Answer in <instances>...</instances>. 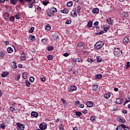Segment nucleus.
I'll return each instance as SVG.
<instances>
[{"instance_id":"20","label":"nucleus","mask_w":130,"mask_h":130,"mask_svg":"<svg viewBox=\"0 0 130 130\" xmlns=\"http://www.w3.org/2000/svg\"><path fill=\"white\" fill-rule=\"evenodd\" d=\"M110 96H111V94L108 92L107 93L105 94L104 97L105 99H108L110 98Z\"/></svg>"},{"instance_id":"39","label":"nucleus","mask_w":130,"mask_h":130,"mask_svg":"<svg viewBox=\"0 0 130 130\" xmlns=\"http://www.w3.org/2000/svg\"><path fill=\"white\" fill-rule=\"evenodd\" d=\"M6 53L4 52V51H0V57H4L5 56Z\"/></svg>"},{"instance_id":"33","label":"nucleus","mask_w":130,"mask_h":130,"mask_svg":"<svg viewBox=\"0 0 130 130\" xmlns=\"http://www.w3.org/2000/svg\"><path fill=\"white\" fill-rule=\"evenodd\" d=\"M15 17L16 20H19L20 18H21V14L18 13L16 14V15H15Z\"/></svg>"},{"instance_id":"58","label":"nucleus","mask_w":130,"mask_h":130,"mask_svg":"<svg viewBox=\"0 0 130 130\" xmlns=\"http://www.w3.org/2000/svg\"><path fill=\"white\" fill-rule=\"evenodd\" d=\"M63 56H65V57H68V56H69V55H70V54L68 52L64 53L63 54Z\"/></svg>"},{"instance_id":"44","label":"nucleus","mask_w":130,"mask_h":130,"mask_svg":"<svg viewBox=\"0 0 130 130\" xmlns=\"http://www.w3.org/2000/svg\"><path fill=\"white\" fill-rule=\"evenodd\" d=\"M98 25H99V22H98V21H95V22L93 23V28H96V26H98Z\"/></svg>"},{"instance_id":"1","label":"nucleus","mask_w":130,"mask_h":130,"mask_svg":"<svg viewBox=\"0 0 130 130\" xmlns=\"http://www.w3.org/2000/svg\"><path fill=\"white\" fill-rule=\"evenodd\" d=\"M104 45V42L100 41L96 42L94 45V48L96 50H98L99 49H101L102 47H103V46Z\"/></svg>"},{"instance_id":"49","label":"nucleus","mask_w":130,"mask_h":130,"mask_svg":"<svg viewBox=\"0 0 130 130\" xmlns=\"http://www.w3.org/2000/svg\"><path fill=\"white\" fill-rule=\"evenodd\" d=\"M59 130H64V128H63V125L62 124H60L59 125Z\"/></svg>"},{"instance_id":"37","label":"nucleus","mask_w":130,"mask_h":130,"mask_svg":"<svg viewBox=\"0 0 130 130\" xmlns=\"http://www.w3.org/2000/svg\"><path fill=\"white\" fill-rule=\"evenodd\" d=\"M25 84H26V87H30V86H31V83H30V82L28 80H26Z\"/></svg>"},{"instance_id":"24","label":"nucleus","mask_w":130,"mask_h":130,"mask_svg":"<svg viewBox=\"0 0 130 130\" xmlns=\"http://www.w3.org/2000/svg\"><path fill=\"white\" fill-rule=\"evenodd\" d=\"M45 28L47 31H49L51 29V27H50L49 24H46Z\"/></svg>"},{"instance_id":"4","label":"nucleus","mask_w":130,"mask_h":130,"mask_svg":"<svg viewBox=\"0 0 130 130\" xmlns=\"http://www.w3.org/2000/svg\"><path fill=\"white\" fill-rule=\"evenodd\" d=\"M122 128H128V127H126L125 124H121L117 126L116 130H122Z\"/></svg>"},{"instance_id":"55","label":"nucleus","mask_w":130,"mask_h":130,"mask_svg":"<svg viewBox=\"0 0 130 130\" xmlns=\"http://www.w3.org/2000/svg\"><path fill=\"white\" fill-rule=\"evenodd\" d=\"M28 8H29V9H32V8H33V4L31 3V4H29L27 6Z\"/></svg>"},{"instance_id":"14","label":"nucleus","mask_w":130,"mask_h":130,"mask_svg":"<svg viewBox=\"0 0 130 130\" xmlns=\"http://www.w3.org/2000/svg\"><path fill=\"white\" fill-rule=\"evenodd\" d=\"M20 58L21 60H26V55H25V53L22 52L20 56Z\"/></svg>"},{"instance_id":"5","label":"nucleus","mask_w":130,"mask_h":130,"mask_svg":"<svg viewBox=\"0 0 130 130\" xmlns=\"http://www.w3.org/2000/svg\"><path fill=\"white\" fill-rule=\"evenodd\" d=\"M124 100L121 98H118L116 99V103L118 105H120L122 104L124 102Z\"/></svg>"},{"instance_id":"42","label":"nucleus","mask_w":130,"mask_h":130,"mask_svg":"<svg viewBox=\"0 0 130 130\" xmlns=\"http://www.w3.org/2000/svg\"><path fill=\"white\" fill-rule=\"evenodd\" d=\"M81 13V6H79L77 7V13L80 14Z\"/></svg>"},{"instance_id":"48","label":"nucleus","mask_w":130,"mask_h":130,"mask_svg":"<svg viewBox=\"0 0 130 130\" xmlns=\"http://www.w3.org/2000/svg\"><path fill=\"white\" fill-rule=\"evenodd\" d=\"M75 114L77 116H81L82 115V112L78 111L75 113Z\"/></svg>"},{"instance_id":"2","label":"nucleus","mask_w":130,"mask_h":130,"mask_svg":"<svg viewBox=\"0 0 130 130\" xmlns=\"http://www.w3.org/2000/svg\"><path fill=\"white\" fill-rule=\"evenodd\" d=\"M113 53L114 55L117 56L118 57H119L120 55H122V51H121L120 49L118 48H115L114 50Z\"/></svg>"},{"instance_id":"13","label":"nucleus","mask_w":130,"mask_h":130,"mask_svg":"<svg viewBox=\"0 0 130 130\" xmlns=\"http://www.w3.org/2000/svg\"><path fill=\"white\" fill-rule=\"evenodd\" d=\"M31 116H33L34 117H38V116L39 115V114H38V113H37V112H31Z\"/></svg>"},{"instance_id":"53","label":"nucleus","mask_w":130,"mask_h":130,"mask_svg":"<svg viewBox=\"0 0 130 130\" xmlns=\"http://www.w3.org/2000/svg\"><path fill=\"white\" fill-rule=\"evenodd\" d=\"M34 80H35V78H34L33 77H30L29 78V81L31 82V83H33V82H34Z\"/></svg>"},{"instance_id":"41","label":"nucleus","mask_w":130,"mask_h":130,"mask_svg":"<svg viewBox=\"0 0 130 130\" xmlns=\"http://www.w3.org/2000/svg\"><path fill=\"white\" fill-rule=\"evenodd\" d=\"M47 59H48V60H52V59H53V56H52V55H49L47 56Z\"/></svg>"},{"instance_id":"57","label":"nucleus","mask_w":130,"mask_h":130,"mask_svg":"<svg viewBox=\"0 0 130 130\" xmlns=\"http://www.w3.org/2000/svg\"><path fill=\"white\" fill-rule=\"evenodd\" d=\"M10 21H11V22H14L15 21V17L14 16H12L11 17H10Z\"/></svg>"},{"instance_id":"34","label":"nucleus","mask_w":130,"mask_h":130,"mask_svg":"<svg viewBox=\"0 0 130 130\" xmlns=\"http://www.w3.org/2000/svg\"><path fill=\"white\" fill-rule=\"evenodd\" d=\"M27 75H28V73L27 72H24L22 74L23 79L26 80V79H27Z\"/></svg>"},{"instance_id":"35","label":"nucleus","mask_w":130,"mask_h":130,"mask_svg":"<svg viewBox=\"0 0 130 130\" xmlns=\"http://www.w3.org/2000/svg\"><path fill=\"white\" fill-rule=\"evenodd\" d=\"M7 52H8V53H12V52H13V48L11 47H8L7 48Z\"/></svg>"},{"instance_id":"38","label":"nucleus","mask_w":130,"mask_h":130,"mask_svg":"<svg viewBox=\"0 0 130 130\" xmlns=\"http://www.w3.org/2000/svg\"><path fill=\"white\" fill-rule=\"evenodd\" d=\"M61 12L63 14H68V13H69V10L64 9L63 10L61 11Z\"/></svg>"},{"instance_id":"40","label":"nucleus","mask_w":130,"mask_h":130,"mask_svg":"<svg viewBox=\"0 0 130 130\" xmlns=\"http://www.w3.org/2000/svg\"><path fill=\"white\" fill-rule=\"evenodd\" d=\"M61 102H62V104H64V106H67L68 105V103L64 100L63 99H61Z\"/></svg>"},{"instance_id":"62","label":"nucleus","mask_w":130,"mask_h":130,"mask_svg":"<svg viewBox=\"0 0 130 130\" xmlns=\"http://www.w3.org/2000/svg\"><path fill=\"white\" fill-rule=\"evenodd\" d=\"M41 42L42 43H46V39H44L41 40Z\"/></svg>"},{"instance_id":"17","label":"nucleus","mask_w":130,"mask_h":130,"mask_svg":"<svg viewBox=\"0 0 130 130\" xmlns=\"http://www.w3.org/2000/svg\"><path fill=\"white\" fill-rule=\"evenodd\" d=\"M95 78L97 80H100V79H102V78H103V75H102V74H96L95 76Z\"/></svg>"},{"instance_id":"59","label":"nucleus","mask_w":130,"mask_h":130,"mask_svg":"<svg viewBox=\"0 0 130 130\" xmlns=\"http://www.w3.org/2000/svg\"><path fill=\"white\" fill-rule=\"evenodd\" d=\"M103 33H104V31H103V30H101V31L98 32L96 34L97 35H102Z\"/></svg>"},{"instance_id":"6","label":"nucleus","mask_w":130,"mask_h":130,"mask_svg":"<svg viewBox=\"0 0 130 130\" xmlns=\"http://www.w3.org/2000/svg\"><path fill=\"white\" fill-rule=\"evenodd\" d=\"M53 39L54 40H57L59 38V34L58 33L55 32L52 35Z\"/></svg>"},{"instance_id":"9","label":"nucleus","mask_w":130,"mask_h":130,"mask_svg":"<svg viewBox=\"0 0 130 130\" xmlns=\"http://www.w3.org/2000/svg\"><path fill=\"white\" fill-rule=\"evenodd\" d=\"M106 22L109 24V25H112L113 23V19L111 18H108L106 19Z\"/></svg>"},{"instance_id":"30","label":"nucleus","mask_w":130,"mask_h":130,"mask_svg":"<svg viewBox=\"0 0 130 130\" xmlns=\"http://www.w3.org/2000/svg\"><path fill=\"white\" fill-rule=\"evenodd\" d=\"M96 59L98 62H101V61H102V58H101V57L100 56H96Z\"/></svg>"},{"instance_id":"3","label":"nucleus","mask_w":130,"mask_h":130,"mask_svg":"<svg viewBox=\"0 0 130 130\" xmlns=\"http://www.w3.org/2000/svg\"><path fill=\"white\" fill-rule=\"evenodd\" d=\"M39 127L42 130L46 129L47 128V123L43 122L40 124Z\"/></svg>"},{"instance_id":"12","label":"nucleus","mask_w":130,"mask_h":130,"mask_svg":"<svg viewBox=\"0 0 130 130\" xmlns=\"http://www.w3.org/2000/svg\"><path fill=\"white\" fill-rule=\"evenodd\" d=\"M103 28L104 31H105V32H107V31L110 29V26L108 25H104Z\"/></svg>"},{"instance_id":"64","label":"nucleus","mask_w":130,"mask_h":130,"mask_svg":"<svg viewBox=\"0 0 130 130\" xmlns=\"http://www.w3.org/2000/svg\"><path fill=\"white\" fill-rule=\"evenodd\" d=\"M30 39H31V40H36V39H35V37L34 36H31Z\"/></svg>"},{"instance_id":"27","label":"nucleus","mask_w":130,"mask_h":130,"mask_svg":"<svg viewBox=\"0 0 130 130\" xmlns=\"http://www.w3.org/2000/svg\"><path fill=\"white\" fill-rule=\"evenodd\" d=\"M87 26L88 28H91V27L93 26V21H89V22H88Z\"/></svg>"},{"instance_id":"7","label":"nucleus","mask_w":130,"mask_h":130,"mask_svg":"<svg viewBox=\"0 0 130 130\" xmlns=\"http://www.w3.org/2000/svg\"><path fill=\"white\" fill-rule=\"evenodd\" d=\"M71 17L75 18V17H78V14L76 12V10H73L71 12Z\"/></svg>"},{"instance_id":"31","label":"nucleus","mask_w":130,"mask_h":130,"mask_svg":"<svg viewBox=\"0 0 130 130\" xmlns=\"http://www.w3.org/2000/svg\"><path fill=\"white\" fill-rule=\"evenodd\" d=\"M19 1L21 3H23L24 4V2H26L28 4H30V3H31V2H32V0H19Z\"/></svg>"},{"instance_id":"61","label":"nucleus","mask_w":130,"mask_h":130,"mask_svg":"<svg viewBox=\"0 0 130 130\" xmlns=\"http://www.w3.org/2000/svg\"><path fill=\"white\" fill-rule=\"evenodd\" d=\"M78 107L79 108H84V107H85V106L84 105V104H80L79 105Z\"/></svg>"},{"instance_id":"63","label":"nucleus","mask_w":130,"mask_h":130,"mask_svg":"<svg viewBox=\"0 0 130 130\" xmlns=\"http://www.w3.org/2000/svg\"><path fill=\"white\" fill-rule=\"evenodd\" d=\"M1 128H6V125L5 124H1Z\"/></svg>"},{"instance_id":"51","label":"nucleus","mask_w":130,"mask_h":130,"mask_svg":"<svg viewBox=\"0 0 130 130\" xmlns=\"http://www.w3.org/2000/svg\"><path fill=\"white\" fill-rule=\"evenodd\" d=\"M48 4H49V1H44L43 2V5L44 6H47V5H48Z\"/></svg>"},{"instance_id":"60","label":"nucleus","mask_w":130,"mask_h":130,"mask_svg":"<svg viewBox=\"0 0 130 130\" xmlns=\"http://www.w3.org/2000/svg\"><path fill=\"white\" fill-rule=\"evenodd\" d=\"M80 104V101L77 100L75 102V105H76V106H78V105H79Z\"/></svg>"},{"instance_id":"15","label":"nucleus","mask_w":130,"mask_h":130,"mask_svg":"<svg viewBox=\"0 0 130 130\" xmlns=\"http://www.w3.org/2000/svg\"><path fill=\"white\" fill-rule=\"evenodd\" d=\"M77 86H71V87H70V89H69V92H71L72 91H77Z\"/></svg>"},{"instance_id":"18","label":"nucleus","mask_w":130,"mask_h":130,"mask_svg":"<svg viewBox=\"0 0 130 130\" xmlns=\"http://www.w3.org/2000/svg\"><path fill=\"white\" fill-rule=\"evenodd\" d=\"M128 41H129V39L127 37H125L123 39V42L125 44H127V43H128Z\"/></svg>"},{"instance_id":"19","label":"nucleus","mask_w":130,"mask_h":130,"mask_svg":"<svg viewBox=\"0 0 130 130\" xmlns=\"http://www.w3.org/2000/svg\"><path fill=\"white\" fill-rule=\"evenodd\" d=\"M18 2H19V0H10V4H11V5H13L14 6H15V5H17V4H18Z\"/></svg>"},{"instance_id":"21","label":"nucleus","mask_w":130,"mask_h":130,"mask_svg":"<svg viewBox=\"0 0 130 130\" xmlns=\"http://www.w3.org/2000/svg\"><path fill=\"white\" fill-rule=\"evenodd\" d=\"M98 89V85L97 83L94 84L92 86V90L93 91H96Z\"/></svg>"},{"instance_id":"25","label":"nucleus","mask_w":130,"mask_h":130,"mask_svg":"<svg viewBox=\"0 0 130 130\" xmlns=\"http://www.w3.org/2000/svg\"><path fill=\"white\" fill-rule=\"evenodd\" d=\"M54 14V13H53L52 12H51V11L50 10V9L49 10V12H47V15H48V16L49 17H53V16H54V14Z\"/></svg>"},{"instance_id":"23","label":"nucleus","mask_w":130,"mask_h":130,"mask_svg":"<svg viewBox=\"0 0 130 130\" xmlns=\"http://www.w3.org/2000/svg\"><path fill=\"white\" fill-rule=\"evenodd\" d=\"M73 5H74V3H73L72 1H69L67 4V6L69 8H71V7H73Z\"/></svg>"},{"instance_id":"50","label":"nucleus","mask_w":130,"mask_h":130,"mask_svg":"<svg viewBox=\"0 0 130 130\" xmlns=\"http://www.w3.org/2000/svg\"><path fill=\"white\" fill-rule=\"evenodd\" d=\"M76 61H78V62H83V59L81 58H76Z\"/></svg>"},{"instance_id":"8","label":"nucleus","mask_w":130,"mask_h":130,"mask_svg":"<svg viewBox=\"0 0 130 130\" xmlns=\"http://www.w3.org/2000/svg\"><path fill=\"white\" fill-rule=\"evenodd\" d=\"M18 129L24 130L25 128V125L23 124H19L17 125Z\"/></svg>"},{"instance_id":"47","label":"nucleus","mask_w":130,"mask_h":130,"mask_svg":"<svg viewBox=\"0 0 130 130\" xmlns=\"http://www.w3.org/2000/svg\"><path fill=\"white\" fill-rule=\"evenodd\" d=\"M72 23V20L71 19H68L66 20L65 24H67V25H69V24H71Z\"/></svg>"},{"instance_id":"16","label":"nucleus","mask_w":130,"mask_h":130,"mask_svg":"<svg viewBox=\"0 0 130 130\" xmlns=\"http://www.w3.org/2000/svg\"><path fill=\"white\" fill-rule=\"evenodd\" d=\"M49 10L51 12H52L54 14H55L56 12H57V9L56 8H54V7H51Z\"/></svg>"},{"instance_id":"54","label":"nucleus","mask_w":130,"mask_h":130,"mask_svg":"<svg viewBox=\"0 0 130 130\" xmlns=\"http://www.w3.org/2000/svg\"><path fill=\"white\" fill-rule=\"evenodd\" d=\"M93 61L94 60L92 59L89 58L87 59L88 62H90V63H92V62H93Z\"/></svg>"},{"instance_id":"28","label":"nucleus","mask_w":130,"mask_h":130,"mask_svg":"<svg viewBox=\"0 0 130 130\" xmlns=\"http://www.w3.org/2000/svg\"><path fill=\"white\" fill-rule=\"evenodd\" d=\"M11 64L12 68H13V69H17V63H16L15 62H12Z\"/></svg>"},{"instance_id":"29","label":"nucleus","mask_w":130,"mask_h":130,"mask_svg":"<svg viewBox=\"0 0 130 130\" xmlns=\"http://www.w3.org/2000/svg\"><path fill=\"white\" fill-rule=\"evenodd\" d=\"M9 75V72H4L2 74V78H6L8 75Z\"/></svg>"},{"instance_id":"26","label":"nucleus","mask_w":130,"mask_h":130,"mask_svg":"<svg viewBox=\"0 0 130 130\" xmlns=\"http://www.w3.org/2000/svg\"><path fill=\"white\" fill-rule=\"evenodd\" d=\"M93 14H99V9L98 8H94L92 11Z\"/></svg>"},{"instance_id":"45","label":"nucleus","mask_w":130,"mask_h":130,"mask_svg":"<svg viewBox=\"0 0 130 130\" xmlns=\"http://www.w3.org/2000/svg\"><path fill=\"white\" fill-rule=\"evenodd\" d=\"M48 51H51V50H53V46H49L47 47Z\"/></svg>"},{"instance_id":"32","label":"nucleus","mask_w":130,"mask_h":130,"mask_svg":"<svg viewBox=\"0 0 130 130\" xmlns=\"http://www.w3.org/2000/svg\"><path fill=\"white\" fill-rule=\"evenodd\" d=\"M122 15L123 16V18H127V17H128V13H127V12H123Z\"/></svg>"},{"instance_id":"56","label":"nucleus","mask_w":130,"mask_h":130,"mask_svg":"<svg viewBox=\"0 0 130 130\" xmlns=\"http://www.w3.org/2000/svg\"><path fill=\"white\" fill-rule=\"evenodd\" d=\"M82 113H83L84 114H87V113H88V110H87L86 109H84L82 111Z\"/></svg>"},{"instance_id":"22","label":"nucleus","mask_w":130,"mask_h":130,"mask_svg":"<svg viewBox=\"0 0 130 130\" xmlns=\"http://www.w3.org/2000/svg\"><path fill=\"white\" fill-rule=\"evenodd\" d=\"M9 17H10V14L9 13H5L3 15V18L5 20H9Z\"/></svg>"},{"instance_id":"10","label":"nucleus","mask_w":130,"mask_h":130,"mask_svg":"<svg viewBox=\"0 0 130 130\" xmlns=\"http://www.w3.org/2000/svg\"><path fill=\"white\" fill-rule=\"evenodd\" d=\"M118 121L121 123H124L125 122V120L122 117H119L118 118Z\"/></svg>"},{"instance_id":"52","label":"nucleus","mask_w":130,"mask_h":130,"mask_svg":"<svg viewBox=\"0 0 130 130\" xmlns=\"http://www.w3.org/2000/svg\"><path fill=\"white\" fill-rule=\"evenodd\" d=\"M10 110L12 112H14V111H15L16 110V108H14L13 107H10Z\"/></svg>"},{"instance_id":"43","label":"nucleus","mask_w":130,"mask_h":130,"mask_svg":"<svg viewBox=\"0 0 130 130\" xmlns=\"http://www.w3.org/2000/svg\"><path fill=\"white\" fill-rule=\"evenodd\" d=\"M95 119H96V117H95L94 116H91L90 117V120H91V121H92V122H93V121H95Z\"/></svg>"},{"instance_id":"11","label":"nucleus","mask_w":130,"mask_h":130,"mask_svg":"<svg viewBox=\"0 0 130 130\" xmlns=\"http://www.w3.org/2000/svg\"><path fill=\"white\" fill-rule=\"evenodd\" d=\"M86 105L87 107H93L94 103H93L92 101H88L86 103Z\"/></svg>"},{"instance_id":"36","label":"nucleus","mask_w":130,"mask_h":130,"mask_svg":"<svg viewBox=\"0 0 130 130\" xmlns=\"http://www.w3.org/2000/svg\"><path fill=\"white\" fill-rule=\"evenodd\" d=\"M85 45V43L84 42H80L78 45L77 46L78 47H83Z\"/></svg>"},{"instance_id":"46","label":"nucleus","mask_w":130,"mask_h":130,"mask_svg":"<svg viewBox=\"0 0 130 130\" xmlns=\"http://www.w3.org/2000/svg\"><path fill=\"white\" fill-rule=\"evenodd\" d=\"M35 28L34 27H31L30 29L29 30V33H33L34 32V29Z\"/></svg>"}]
</instances>
